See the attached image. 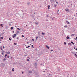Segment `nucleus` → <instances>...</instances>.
<instances>
[{"label":"nucleus","mask_w":77,"mask_h":77,"mask_svg":"<svg viewBox=\"0 0 77 77\" xmlns=\"http://www.w3.org/2000/svg\"><path fill=\"white\" fill-rule=\"evenodd\" d=\"M35 23V24H38V22H37V23Z\"/></svg>","instance_id":"a211bd4d"},{"label":"nucleus","mask_w":77,"mask_h":77,"mask_svg":"<svg viewBox=\"0 0 77 77\" xmlns=\"http://www.w3.org/2000/svg\"><path fill=\"white\" fill-rule=\"evenodd\" d=\"M35 14V13H34V14Z\"/></svg>","instance_id":"603ef678"},{"label":"nucleus","mask_w":77,"mask_h":77,"mask_svg":"<svg viewBox=\"0 0 77 77\" xmlns=\"http://www.w3.org/2000/svg\"><path fill=\"white\" fill-rule=\"evenodd\" d=\"M46 48H47L48 49H49L50 48V47H49L48 45H45Z\"/></svg>","instance_id":"f03ea898"},{"label":"nucleus","mask_w":77,"mask_h":77,"mask_svg":"<svg viewBox=\"0 0 77 77\" xmlns=\"http://www.w3.org/2000/svg\"><path fill=\"white\" fill-rule=\"evenodd\" d=\"M17 35V34H14V36H13V38H14L16 37V36Z\"/></svg>","instance_id":"7ed1b4c3"},{"label":"nucleus","mask_w":77,"mask_h":77,"mask_svg":"<svg viewBox=\"0 0 77 77\" xmlns=\"http://www.w3.org/2000/svg\"><path fill=\"white\" fill-rule=\"evenodd\" d=\"M57 6V5H54V6L55 7H56Z\"/></svg>","instance_id":"5701e85b"},{"label":"nucleus","mask_w":77,"mask_h":77,"mask_svg":"<svg viewBox=\"0 0 77 77\" xmlns=\"http://www.w3.org/2000/svg\"><path fill=\"white\" fill-rule=\"evenodd\" d=\"M26 48H28V47H26Z\"/></svg>","instance_id":"864d4df0"},{"label":"nucleus","mask_w":77,"mask_h":77,"mask_svg":"<svg viewBox=\"0 0 77 77\" xmlns=\"http://www.w3.org/2000/svg\"><path fill=\"white\" fill-rule=\"evenodd\" d=\"M19 31H18V30H17L16 31V35H17L18 34H19Z\"/></svg>","instance_id":"f257e3e1"},{"label":"nucleus","mask_w":77,"mask_h":77,"mask_svg":"<svg viewBox=\"0 0 77 77\" xmlns=\"http://www.w3.org/2000/svg\"><path fill=\"white\" fill-rule=\"evenodd\" d=\"M64 27H65V28L68 27V26H67V25L65 26H64Z\"/></svg>","instance_id":"f8f14e48"},{"label":"nucleus","mask_w":77,"mask_h":77,"mask_svg":"<svg viewBox=\"0 0 77 77\" xmlns=\"http://www.w3.org/2000/svg\"><path fill=\"white\" fill-rule=\"evenodd\" d=\"M2 55H3L4 53H2Z\"/></svg>","instance_id":"79ce46f5"},{"label":"nucleus","mask_w":77,"mask_h":77,"mask_svg":"<svg viewBox=\"0 0 77 77\" xmlns=\"http://www.w3.org/2000/svg\"><path fill=\"white\" fill-rule=\"evenodd\" d=\"M11 24H9V25L10 26H11Z\"/></svg>","instance_id":"c9c22d12"},{"label":"nucleus","mask_w":77,"mask_h":77,"mask_svg":"<svg viewBox=\"0 0 77 77\" xmlns=\"http://www.w3.org/2000/svg\"><path fill=\"white\" fill-rule=\"evenodd\" d=\"M65 10L66 11V12H69V9H65Z\"/></svg>","instance_id":"423d86ee"},{"label":"nucleus","mask_w":77,"mask_h":77,"mask_svg":"<svg viewBox=\"0 0 77 77\" xmlns=\"http://www.w3.org/2000/svg\"><path fill=\"white\" fill-rule=\"evenodd\" d=\"M4 61H5V60H6V59H5V58H4V60H3Z\"/></svg>","instance_id":"2f4dec72"},{"label":"nucleus","mask_w":77,"mask_h":77,"mask_svg":"<svg viewBox=\"0 0 77 77\" xmlns=\"http://www.w3.org/2000/svg\"><path fill=\"white\" fill-rule=\"evenodd\" d=\"M1 39H3V37H1Z\"/></svg>","instance_id":"6ab92c4d"},{"label":"nucleus","mask_w":77,"mask_h":77,"mask_svg":"<svg viewBox=\"0 0 77 77\" xmlns=\"http://www.w3.org/2000/svg\"><path fill=\"white\" fill-rule=\"evenodd\" d=\"M2 35L4 34V32H2Z\"/></svg>","instance_id":"58836bf2"},{"label":"nucleus","mask_w":77,"mask_h":77,"mask_svg":"<svg viewBox=\"0 0 77 77\" xmlns=\"http://www.w3.org/2000/svg\"><path fill=\"white\" fill-rule=\"evenodd\" d=\"M17 30H20V29L18 28H17Z\"/></svg>","instance_id":"a878e982"},{"label":"nucleus","mask_w":77,"mask_h":77,"mask_svg":"<svg viewBox=\"0 0 77 77\" xmlns=\"http://www.w3.org/2000/svg\"><path fill=\"white\" fill-rule=\"evenodd\" d=\"M29 47H30V46H28V48H29Z\"/></svg>","instance_id":"c03bdc74"},{"label":"nucleus","mask_w":77,"mask_h":77,"mask_svg":"<svg viewBox=\"0 0 77 77\" xmlns=\"http://www.w3.org/2000/svg\"><path fill=\"white\" fill-rule=\"evenodd\" d=\"M77 55V52H76Z\"/></svg>","instance_id":"0e129e2a"},{"label":"nucleus","mask_w":77,"mask_h":77,"mask_svg":"<svg viewBox=\"0 0 77 77\" xmlns=\"http://www.w3.org/2000/svg\"><path fill=\"white\" fill-rule=\"evenodd\" d=\"M24 37V36L23 35H22V37H23V38Z\"/></svg>","instance_id":"c85d7f7f"},{"label":"nucleus","mask_w":77,"mask_h":77,"mask_svg":"<svg viewBox=\"0 0 77 77\" xmlns=\"http://www.w3.org/2000/svg\"><path fill=\"white\" fill-rule=\"evenodd\" d=\"M5 53L6 54H10V52L9 51H8V52L6 51L5 52Z\"/></svg>","instance_id":"20e7f679"},{"label":"nucleus","mask_w":77,"mask_h":77,"mask_svg":"<svg viewBox=\"0 0 77 77\" xmlns=\"http://www.w3.org/2000/svg\"><path fill=\"white\" fill-rule=\"evenodd\" d=\"M74 35H75V34H73L71 35V36H72V37H73Z\"/></svg>","instance_id":"39448f33"},{"label":"nucleus","mask_w":77,"mask_h":77,"mask_svg":"<svg viewBox=\"0 0 77 77\" xmlns=\"http://www.w3.org/2000/svg\"><path fill=\"white\" fill-rule=\"evenodd\" d=\"M66 38H67V39H69V36H67V37H66Z\"/></svg>","instance_id":"1a4fd4ad"},{"label":"nucleus","mask_w":77,"mask_h":77,"mask_svg":"<svg viewBox=\"0 0 77 77\" xmlns=\"http://www.w3.org/2000/svg\"><path fill=\"white\" fill-rule=\"evenodd\" d=\"M1 36V35L0 34V36Z\"/></svg>","instance_id":"338daca9"},{"label":"nucleus","mask_w":77,"mask_h":77,"mask_svg":"<svg viewBox=\"0 0 77 77\" xmlns=\"http://www.w3.org/2000/svg\"><path fill=\"white\" fill-rule=\"evenodd\" d=\"M74 15H75V14H74Z\"/></svg>","instance_id":"774afa93"},{"label":"nucleus","mask_w":77,"mask_h":77,"mask_svg":"<svg viewBox=\"0 0 77 77\" xmlns=\"http://www.w3.org/2000/svg\"><path fill=\"white\" fill-rule=\"evenodd\" d=\"M48 9H50V8L49 7H48Z\"/></svg>","instance_id":"ea45409f"},{"label":"nucleus","mask_w":77,"mask_h":77,"mask_svg":"<svg viewBox=\"0 0 77 77\" xmlns=\"http://www.w3.org/2000/svg\"><path fill=\"white\" fill-rule=\"evenodd\" d=\"M32 41H34V40L33 39H32Z\"/></svg>","instance_id":"72a5a7b5"},{"label":"nucleus","mask_w":77,"mask_h":77,"mask_svg":"<svg viewBox=\"0 0 77 77\" xmlns=\"http://www.w3.org/2000/svg\"><path fill=\"white\" fill-rule=\"evenodd\" d=\"M33 47V45H32V47Z\"/></svg>","instance_id":"3c124183"},{"label":"nucleus","mask_w":77,"mask_h":77,"mask_svg":"<svg viewBox=\"0 0 77 77\" xmlns=\"http://www.w3.org/2000/svg\"><path fill=\"white\" fill-rule=\"evenodd\" d=\"M74 49H75V47H74Z\"/></svg>","instance_id":"8fccbe9b"},{"label":"nucleus","mask_w":77,"mask_h":77,"mask_svg":"<svg viewBox=\"0 0 77 77\" xmlns=\"http://www.w3.org/2000/svg\"><path fill=\"white\" fill-rule=\"evenodd\" d=\"M71 53L72 54H74L75 53V52L74 51H72Z\"/></svg>","instance_id":"0eeeda50"},{"label":"nucleus","mask_w":77,"mask_h":77,"mask_svg":"<svg viewBox=\"0 0 77 77\" xmlns=\"http://www.w3.org/2000/svg\"><path fill=\"white\" fill-rule=\"evenodd\" d=\"M7 54H5V57L6 58V57H7Z\"/></svg>","instance_id":"f3484780"},{"label":"nucleus","mask_w":77,"mask_h":77,"mask_svg":"<svg viewBox=\"0 0 77 77\" xmlns=\"http://www.w3.org/2000/svg\"><path fill=\"white\" fill-rule=\"evenodd\" d=\"M71 45V43H68V45Z\"/></svg>","instance_id":"b1692460"},{"label":"nucleus","mask_w":77,"mask_h":77,"mask_svg":"<svg viewBox=\"0 0 77 77\" xmlns=\"http://www.w3.org/2000/svg\"><path fill=\"white\" fill-rule=\"evenodd\" d=\"M28 72H29V73H31L32 72V71H29Z\"/></svg>","instance_id":"9d476101"},{"label":"nucleus","mask_w":77,"mask_h":77,"mask_svg":"<svg viewBox=\"0 0 77 77\" xmlns=\"http://www.w3.org/2000/svg\"><path fill=\"white\" fill-rule=\"evenodd\" d=\"M13 28L14 27H11V30H13Z\"/></svg>","instance_id":"ddd939ff"},{"label":"nucleus","mask_w":77,"mask_h":77,"mask_svg":"<svg viewBox=\"0 0 77 77\" xmlns=\"http://www.w3.org/2000/svg\"><path fill=\"white\" fill-rule=\"evenodd\" d=\"M3 48H5V47H4V46H3Z\"/></svg>","instance_id":"de8ad7c7"},{"label":"nucleus","mask_w":77,"mask_h":77,"mask_svg":"<svg viewBox=\"0 0 77 77\" xmlns=\"http://www.w3.org/2000/svg\"><path fill=\"white\" fill-rule=\"evenodd\" d=\"M14 45H17V43H14Z\"/></svg>","instance_id":"cd10ccee"},{"label":"nucleus","mask_w":77,"mask_h":77,"mask_svg":"<svg viewBox=\"0 0 77 77\" xmlns=\"http://www.w3.org/2000/svg\"><path fill=\"white\" fill-rule=\"evenodd\" d=\"M9 40L10 41H11V38H9Z\"/></svg>","instance_id":"393cba45"},{"label":"nucleus","mask_w":77,"mask_h":77,"mask_svg":"<svg viewBox=\"0 0 77 77\" xmlns=\"http://www.w3.org/2000/svg\"><path fill=\"white\" fill-rule=\"evenodd\" d=\"M76 39H77V37H76Z\"/></svg>","instance_id":"4d7b16f0"},{"label":"nucleus","mask_w":77,"mask_h":77,"mask_svg":"<svg viewBox=\"0 0 77 77\" xmlns=\"http://www.w3.org/2000/svg\"><path fill=\"white\" fill-rule=\"evenodd\" d=\"M42 65V63L41 64V65Z\"/></svg>","instance_id":"5fc2aeb1"},{"label":"nucleus","mask_w":77,"mask_h":77,"mask_svg":"<svg viewBox=\"0 0 77 77\" xmlns=\"http://www.w3.org/2000/svg\"><path fill=\"white\" fill-rule=\"evenodd\" d=\"M30 45H32L31 44Z\"/></svg>","instance_id":"680f3d73"},{"label":"nucleus","mask_w":77,"mask_h":77,"mask_svg":"<svg viewBox=\"0 0 77 77\" xmlns=\"http://www.w3.org/2000/svg\"><path fill=\"white\" fill-rule=\"evenodd\" d=\"M76 15H77V13H76Z\"/></svg>","instance_id":"052dcab7"},{"label":"nucleus","mask_w":77,"mask_h":77,"mask_svg":"<svg viewBox=\"0 0 77 77\" xmlns=\"http://www.w3.org/2000/svg\"><path fill=\"white\" fill-rule=\"evenodd\" d=\"M17 40H18V39H19L18 38V37H17Z\"/></svg>","instance_id":"a18cd8bd"},{"label":"nucleus","mask_w":77,"mask_h":77,"mask_svg":"<svg viewBox=\"0 0 77 77\" xmlns=\"http://www.w3.org/2000/svg\"><path fill=\"white\" fill-rule=\"evenodd\" d=\"M48 7H49V8H50V5H48Z\"/></svg>","instance_id":"f704fd0d"},{"label":"nucleus","mask_w":77,"mask_h":77,"mask_svg":"<svg viewBox=\"0 0 77 77\" xmlns=\"http://www.w3.org/2000/svg\"><path fill=\"white\" fill-rule=\"evenodd\" d=\"M27 25H26V26H27Z\"/></svg>","instance_id":"69168bd1"},{"label":"nucleus","mask_w":77,"mask_h":77,"mask_svg":"<svg viewBox=\"0 0 77 77\" xmlns=\"http://www.w3.org/2000/svg\"><path fill=\"white\" fill-rule=\"evenodd\" d=\"M10 57V56H8V58H9Z\"/></svg>","instance_id":"e433bc0d"},{"label":"nucleus","mask_w":77,"mask_h":77,"mask_svg":"<svg viewBox=\"0 0 77 77\" xmlns=\"http://www.w3.org/2000/svg\"><path fill=\"white\" fill-rule=\"evenodd\" d=\"M66 22L67 23H68V20L66 21Z\"/></svg>","instance_id":"7c9ffc66"},{"label":"nucleus","mask_w":77,"mask_h":77,"mask_svg":"<svg viewBox=\"0 0 77 77\" xmlns=\"http://www.w3.org/2000/svg\"><path fill=\"white\" fill-rule=\"evenodd\" d=\"M67 24H69V22H68V23H67Z\"/></svg>","instance_id":"4c0bfd02"},{"label":"nucleus","mask_w":77,"mask_h":77,"mask_svg":"<svg viewBox=\"0 0 77 77\" xmlns=\"http://www.w3.org/2000/svg\"><path fill=\"white\" fill-rule=\"evenodd\" d=\"M23 72L22 73L23 74Z\"/></svg>","instance_id":"bf43d9fd"},{"label":"nucleus","mask_w":77,"mask_h":77,"mask_svg":"<svg viewBox=\"0 0 77 77\" xmlns=\"http://www.w3.org/2000/svg\"><path fill=\"white\" fill-rule=\"evenodd\" d=\"M71 43L73 45H74V43H73V42H72V41L71 42Z\"/></svg>","instance_id":"9b49d317"},{"label":"nucleus","mask_w":77,"mask_h":77,"mask_svg":"<svg viewBox=\"0 0 77 77\" xmlns=\"http://www.w3.org/2000/svg\"><path fill=\"white\" fill-rule=\"evenodd\" d=\"M12 71H14V68H13L12 69Z\"/></svg>","instance_id":"dca6fc26"},{"label":"nucleus","mask_w":77,"mask_h":77,"mask_svg":"<svg viewBox=\"0 0 77 77\" xmlns=\"http://www.w3.org/2000/svg\"><path fill=\"white\" fill-rule=\"evenodd\" d=\"M75 56L77 58V55H76V54H75Z\"/></svg>","instance_id":"412c9836"},{"label":"nucleus","mask_w":77,"mask_h":77,"mask_svg":"<svg viewBox=\"0 0 77 77\" xmlns=\"http://www.w3.org/2000/svg\"><path fill=\"white\" fill-rule=\"evenodd\" d=\"M38 38V37H36L35 38L36 39H37Z\"/></svg>","instance_id":"aec40b11"},{"label":"nucleus","mask_w":77,"mask_h":77,"mask_svg":"<svg viewBox=\"0 0 77 77\" xmlns=\"http://www.w3.org/2000/svg\"><path fill=\"white\" fill-rule=\"evenodd\" d=\"M29 59H27V61H29Z\"/></svg>","instance_id":"473e14b6"},{"label":"nucleus","mask_w":77,"mask_h":77,"mask_svg":"<svg viewBox=\"0 0 77 77\" xmlns=\"http://www.w3.org/2000/svg\"><path fill=\"white\" fill-rule=\"evenodd\" d=\"M64 44L65 45H66V42H64Z\"/></svg>","instance_id":"4be33fe9"},{"label":"nucleus","mask_w":77,"mask_h":77,"mask_svg":"<svg viewBox=\"0 0 77 77\" xmlns=\"http://www.w3.org/2000/svg\"><path fill=\"white\" fill-rule=\"evenodd\" d=\"M13 33H14V31H13Z\"/></svg>","instance_id":"09e8293b"},{"label":"nucleus","mask_w":77,"mask_h":77,"mask_svg":"<svg viewBox=\"0 0 77 77\" xmlns=\"http://www.w3.org/2000/svg\"><path fill=\"white\" fill-rule=\"evenodd\" d=\"M1 38H0V40H1Z\"/></svg>","instance_id":"e2e57ef3"},{"label":"nucleus","mask_w":77,"mask_h":77,"mask_svg":"<svg viewBox=\"0 0 77 77\" xmlns=\"http://www.w3.org/2000/svg\"><path fill=\"white\" fill-rule=\"evenodd\" d=\"M50 1H51V2H52L54 1V0H50Z\"/></svg>","instance_id":"2eb2a0df"},{"label":"nucleus","mask_w":77,"mask_h":77,"mask_svg":"<svg viewBox=\"0 0 77 77\" xmlns=\"http://www.w3.org/2000/svg\"><path fill=\"white\" fill-rule=\"evenodd\" d=\"M59 11V10H58V11H57V13H58Z\"/></svg>","instance_id":"49530a36"},{"label":"nucleus","mask_w":77,"mask_h":77,"mask_svg":"<svg viewBox=\"0 0 77 77\" xmlns=\"http://www.w3.org/2000/svg\"><path fill=\"white\" fill-rule=\"evenodd\" d=\"M0 25L1 27H3V26H2V24H1Z\"/></svg>","instance_id":"4468645a"},{"label":"nucleus","mask_w":77,"mask_h":77,"mask_svg":"<svg viewBox=\"0 0 77 77\" xmlns=\"http://www.w3.org/2000/svg\"><path fill=\"white\" fill-rule=\"evenodd\" d=\"M1 48V50H2V47H1V48Z\"/></svg>","instance_id":"c756f323"},{"label":"nucleus","mask_w":77,"mask_h":77,"mask_svg":"<svg viewBox=\"0 0 77 77\" xmlns=\"http://www.w3.org/2000/svg\"><path fill=\"white\" fill-rule=\"evenodd\" d=\"M12 58V57H11V59Z\"/></svg>","instance_id":"13d9d810"},{"label":"nucleus","mask_w":77,"mask_h":77,"mask_svg":"<svg viewBox=\"0 0 77 77\" xmlns=\"http://www.w3.org/2000/svg\"><path fill=\"white\" fill-rule=\"evenodd\" d=\"M56 3H57V4H58V2H56Z\"/></svg>","instance_id":"a19ab883"},{"label":"nucleus","mask_w":77,"mask_h":77,"mask_svg":"<svg viewBox=\"0 0 77 77\" xmlns=\"http://www.w3.org/2000/svg\"><path fill=\"white\" fill-rule=\"evenodd\" d=\"M41 34L42 35H45V33H43V32H42L41 33Z\"/></svg>","instance_id":"6e6552de"},{"label":"nucleus","mask_w":77,"mask_h":77,"mask_svg":"<svg viewBox=\"0 0 77 77\" xmlns=\"http://www.w3.org/2000/svg\"><path fill=\"white\" fill-rule=\"evenodd\" d=\"M54 18H55V17H54L53 18H52V20H54Z\"/></svg>","instance_id":"bb28decb"},{"label":"nucleus","mask_w":77,"mask_h":77,"mask_svg":"<svg viewBox=\"0 0 77 77\" xmlns=\"http://www.w3.org/2000/svg\"><path fill=\"white\" fill-rule=\"evenodd\" d=\"M53 51V50H51V51Z\"/></svg>","instance_id":"37998d69"},{"label":"nucleus","mask_w":77,"mask_h":77,"mask_svg":"<svg viewBox=\"0 0 77 77\" xmlns=\"http://www.w3.org/2000/svg\"><path fill=\"white\" fill-rule=\"evenodd\" d=\"M76 50L77 51V48L76 49Z\"/></svg>","instance_id":"6e6d98bb"}]
</instances>
